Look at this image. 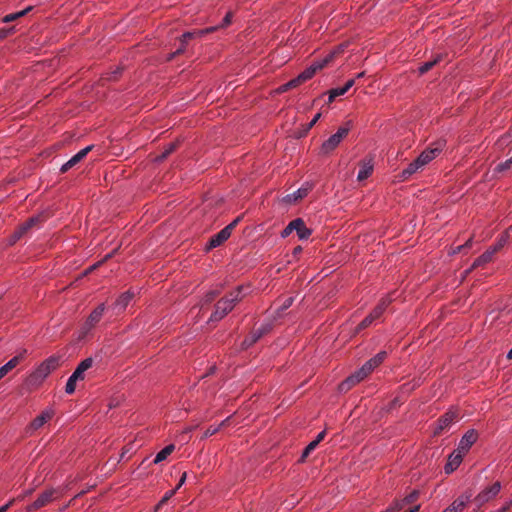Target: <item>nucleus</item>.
Masks as SVG:
<instances>
[{
  "label": "nucleus",
  "instance_id": "0e129e2a",
  "mask_svg": "<svg viewBox=\"0 0 512 512\" xmlns=\"http://www.w3.org/2000/svg\"><path fill=\"white\" fill-rule=\"evenodd\" d=\"M301 252H302V247L301 246H297V247L294 248V251H293L294 255H298Z\"/></svg>",
  "mask_w": 512,
  "mask_h": 512
},
{
  "label": "nucleus",
  "instance_id": "6ab92c4d",
  "mask_svg": "<svg viewBox=\"0 0 512 512\" xmlns=\"http://www.w3.org/2000/svg\"><path fill=\"white\" fill-rule=\"evenodd\" d=\"M133 297L134 293H132L131 291H126L122 293L113 304V309L116 311V313L124 311L127 305L130 303V301L133 299Z\"/></svg>",
  "mask_w": 512,
  "mask_h": 512
},
{
  "label": "nucleus",
  "instance_id": "9d476101",
  "mask_svg": "<svg viewBox=\"0 0 512 512\" xmlns=\"http://www.w3.org/2000/svg\"><path fill=\"white\" fill-rule=\"evenodd\" d=\"M501 490V483L496 481L490 487L483 489L475 498L474 502L480 507L495 498Z\"/></svg>",
  "mask_w": 512,
  "mask_h": 512
},
{
  "label": "nucleus",
  "instance_id": "4d7b16f0",
  "mask_svg": "<svg viewBox=\"0 0 512 512\" xmlns=\"http://www.w3.org/2000/svg\"><path fill=\"white\" fill-rule=\"evenodd\" d=\"M121 68L115 69L113 72H111L110 76L108 77L109 80H116L118 75L121 73Z\"/></svg>",
  "mask_w": 512,
  "mask_h": 512
},
{
  "label": "nucleus",
  "instance_id": "c03bdc74",
  "mask_svg": "<svg viewBox=\"0 0 512 512\" xmlns=\"http://www.w3.org/2000/svg\"><path fill=\"white\" fill-rule=\"evenodd\" d=\"M196 36H198L197 31H192V32H191V31H189V32H185V33L180 37V42H182V43H186V44H187V42H188L190 39H192V38H194V37H196Z\"/></svg>",
  "mask_w": 512,
  "mask_h": 512
},
{
  "label": "nucleus",
  "instance_id": "a211bd4d",
  "mask_svg": "<svg viewBox=\"0 0 512 512\" xmlns=\"http://www.w3.org/2000/svg\"><path fill=\"white\" fill-rule=\"evenodd\" d=\"M231 234L228 232V229L223 228L221 231H219L217 234L213 235L208 244H207V250H211L213 248H216L220 246L222 243H224Z\"/></svg>",
  "mask_w": 512,
  "mask_h": 512
},
{
  "label": "nucleus",
  "instance_id": "aec40b11",
  "mask_svg": "<svg viewBox=\"0 0 512 512\" xmlns=\"http://www.w3.org/2000/svg\"><path fill=\"white\" fill-rule=\"evenodd\" d=\"M52 410H45L39 416H37L30 424L29 430L35 431L41 428L46 422H48L53 417Z\"/></svg>",
  "mask_w": 512,
  "mask_h": 512
},
{
  "label": "nucleus",
  "instance_id": "a878e982",
  "mask_svg": "<svg viewBox=\"0 0 512 512\" xmlns=\"http://www.w3.org/2000/svg\"><path fill=\"white\" fill-rule=\"evenodd\" d=\"M309 192V188L308 187H301L299 188L297 191L291 193V194H288L286 197H285V201L288 202V203H296L298 200L304 198L305 196H307Z\"/></svg>",
  "mask_w": 512,
  "mask_h": 512
},
{
  "label": "nucleus",
  "instance_id": "e2e57ef3",
  "mask_svg": "<svg viewBox=\"0 0 512 512\" xmlns=\"http://www.w3.org/2000/svg\"><path fill=\"white\" fill-rule=\"evenodd\" d=\"M419 508L420 506L419 505H415L413 506L412 508L408 509V510H405L404 512H418L419 511Z\"/></svg>",
  "mask_w": 512,
  "mask_h": 512
},
{
  "label": "nucleus",
  "instance_id": "dca6fc26",
  "mask_svg": "<svg viewBox=\"0 0 512 512\" xmlns=\"http://www.w3.org/2000/svg\"><path fill=\"white\" fill-rule=\"evenodd\" d=\"M360 170L358 172L357 179L358 181H364L366 180L373 172L374 163H373V157L368 156L364 158L360 163Z\"/></svg>",
  "mask_w": 512,
  "mask_h": 512
},
{
  "label": "nucleus",
  "instance_id": "a19ab883",
  "mask_svg": "<svg viewBox=\"0 0 512 512\" xmlns=\"http://www.w3.org/2000/svg\"><path fill=\"white\" fill-rule=\"evenodd\" d=\"M465 505H464V502L462 500H458L456 499L450 506L449 508L453 511V512H461L463 509H464Z\"/></svg>",
  "mask_w": 512,
  "mask_h": 512
},
{
  "label": "nucleus",
  "instance_id": "de8ad7c7",
  "mask_svg": "<svg viewBox=\"0 0 512 512\" xmlns=\"http://www.w3.org/2000/svg\"><path fill=\"white\" fill-rule=\"evenodd\" d=\"M13 33H14V27L1 28L0 29V40L5 39L6 37H8L9 35H11Z\"/></svg>",
  "mask_w": 512,
  "mask_h": 512
},
{
  "label": "nucleus",
  "instance_id": "7c9ffc66",
  "mask_svg": "<svg viewBox=\"0 0 512 512\" xmlns=\"http://www.w3.org/2000/svg\"><path fill=\"white\" fill-rule=\"evenodd\" d=\"M442 59V56L441 55H437L433 60L431 61H427L425 63H423L418 71H419V74L420 75H423L425 73H427L430 69H432L437 63H439Z\"/></svg>",
  "mask_w": 512,
  "mask_h": 512
},
{
  "label": "nucleus",
  "instance_id": "5fc2aeb1",
  "mask_svg": "<svg viewBox=\"0 0 512 512\" xmlns=\"http://www.w3.org/2000/svg\"><path fill=\"white\" fill-rule=\"evenodd\" d=\"M218 28H219V26H214V27L203 29V30H197V34H198V36H202L207 33H211L213 31L217 30Z\"/></svg>",
  "mask_w": 512,
  "mask_h": 512
},
{
  "label": "nucleus",
  "instance_id": "f257e3e1",
  "mask_svg": "<svg viewBox=\"0 0 512 512\" xmlns=\"http://www.w3.org/2000/svg\"><path fill=\"white\" fill-rule=\"evenodd\" d=\"M243 290V286H238L234 291L230 292L229 295L221 298L215 305V310L211 314L208 322H218L232 311L234 306L244 297Z\"/></svg>",
  "mask_w": 512,
  "mask_h": 512
},
{
  "label": "nucleus",
  "instance_id": "72a5a7b5",
  "mask_svg": "<svg viewBox=\"0 0 512 512\" xmlns=\"http://www.w3.org/2000/svg\"><path fill=\"white\" fill-rule=\"evenodd\" d=\"M79 380H80V378L72 373V375L67 380V383L65 386V392L67 394H73L76 389V382Z\"/></svg>",
  "mask_w": 512,
  "mask_h": 512
},
{
  "label": "nucleus",
  "instance_id": "c85d7f7f",
  "mask_svg": "<svg viewBox=\"0 0 512 512\" xmlns=\"http://www.w3.org/2000/svg\"><path fill=\"white\" fill-rule=\"evenodd\" d=\"M422 168L417 159L408 165L406 169L401 172L400 177L402 180L410 178L418 169Z\"/></svg>",
  "mask_w": 512,
  "mask_h": 512
},
{
  "label": "nucleus",
  "instance_id": "49530a36",
  "mask_svg": "<svg viewBox=\"0 0 512 512\" xmlns=\"http://www.w3.org/2000/svg\"><path fill=\"white\" fill-rule=\"evenodd\" d=\"M185 49H186V43L181 42L180 47L178 49H176L175 52L170 54V56L168 57V60L170 61V60L174 59L177 55H181L182 53H184Z\"/></svg>",
  "mask_w": 512,
  "mask_h": 512
},
{
  "label": "nucleus",
  "instance_id": "bf43d9fd",
  "mask_svg": "<svg viewBox=\"0 0 512 512\" xmlns=\"http://www.w3.org/2000/svg\"><path fill=\"white\" fill-rule=\"evenodd\" d=\"M326 432L321 431L314 441H317V445L325 438Z\"/></svg>",
  "mask_w": 512,
  "mask_h": 512
},
{
  "label": "nucleus",
  "instance_id": "c756f323",
  "mask_svg": "<svg viewBox=\"0 0 512 512\" xmlns=\"http://www.w3.org/2000/svg\"><path fill=\"white\" fill-rule=\"evenodd\" d=\"M32 9H33V7L29 6V7L25 8L24 10H21L19 12L8 14V15L3 17L2 22L9 23V22L15 21V20L25 16Z\"/></svg>",
  "mask_w": 512,
  "mask_h": 512
},
{
  "label": "nucleus",
  "instance_id": "f3484780",
  "mask_svg": "<svg viewBox=\"0 0 512 512\" xmlns=\"http://www.w3.org/2000/svg\"><path fill=\"white\" fill-rule=\"evenodd\" d=\"M442 150V143H438L435 148L424 150L416 159L424 167L431 160H433Z\"/></svg>",
  "mask_w": 512,
  "mask_h": 512
},
{
  "label": "nucleus",
  "instance_id": "8fccbe9b",
  "mask_svg": "<svg viewBox=\"0 0 512 512\" xmlns=\"http://www.w3.org/2000/svg\"><path fill=\"white\" fill-rule=\"evenodd\" d=\"M304 83L303 79L300 77V75H298L296 78L290 80L288 82V86H290L291 88H295L297 86H299L300 84Z\"/></svg>",
  "mask_w": 512,
  "mask_h": 512
},
{
  "label": "nucleus",
  "instance_id": "a18cd8bd",
  "mask_svg": "<svg viewBox=\"0 0 512 512\" xmlns=\"http://www.w3.org/2000/svg\"><path fill=\"white\" fill-rule=\"evenodd\" d=\"M218 295V291H210L203 298V305L211 303Z\"/></svg>",
  "mask_w": 512,
  "mask_h": 512
},
{
  "label": "nucleus",
  "instance_id": "58836bf2",
  "mask_svg": "<svg viewBox=\"0 0 512 512\" xmlns=\"http://www.w3.org/2000/svg\"><path fill=\"white\" fill-rule=\"evenodd\" d=\"M317 441H311L307 446L306 448L304 449L303 453H302V456H301V461H304V459L306 457H308V455L313 451L315 450V448L317 447Z\"/></svg>",
  "mask_w": 512,
  "mask_h": 512
},
{
  "label": "nucleus",
  "instance_id": "13d9d810",
  "mask_svg": "<svg viewBox=\"0 0 512 512\" xmlns=\"http://www.w3.org/2000/svg\"><path fill=\"white\" fill-rule=\"evenodd\" d=\"M186 478H187V473H186V472H184V473L182 474V476H181V478H180V480H179V482H178L177 486L175 487L176 491H177V490H178V489H179V488H180V487L185 483Z\"/></svg>",
  "mask_w": 512,
  "mask_h": 512
},
{
  "label": "nucleus",
  "instance_id": "2f4dec72",
  "mask_svg": "<svg viewBox=\"0 0 512 512\" xmlns=\"http://www.w3.org/2000/svg\"><path fill=\"white\" fill-rule=\"evenodd\" d=\"M294 302V297L286 298L281 306L276 310L275 315L273 316V321L277 320L281 317L282 313L287 310Z\"/></svg>",
  "mask_w": 512,
  "mask_h": 512
},
{
  "label": "nucleus",
  "instance_id": "5701e85b",
  "mask_svg": "<svg viewBox=\"0 0 512 512\" xmlns=\"http://www.w3.org/2000/svg\"><path fill=\"white\" fill-rule=\"evenodd\" d=\"M342 51L341 48H338L337 50L330 52L325 58L322 60L315 61L310 67L312 69H315V73L321 69H323L326 65H328L335 56Z\"/></svg>",
  "mask_w": 512,
  "mask_h": 512
},
{
  "label": "nucleus",
  "instance_id": "37998d69",
  "mask_svg": "<svg viewBox=\"0 0 512 512\" xmlns=\"http://www.w3.org/2000/svg\"><path fill=\"white\" fill-rule=\"evenodd\" d=\"M418 496H419V492L413 491L408 496L403 498V500L405 501L406 505H409V504H412L413 502H415L418 499Z\"/></svg>",
  "mask_w": 512,
  "mask_h": 512
},
{
  "label": "nucleus",
  "instance_id": "473e14b6",
  "mask_svg": "<svg viewBox=\"0 0 512 512\" xmlns=\"http://www.w3.org/2000/svg\"><path fill=\"white\" fill-rule=\"evenodd\" d=\"M178 147V142L170 143L167 148L156 157V161L161 162L165 160L171 153H173Z\"/></svg>",
  "mask_w": 512,
  "mask_h": 512
},
{
  "label": "nucleus",
  "instance_id": "c9c22d12",
  "mask_svg": "<svg viewBox=\"0 0 512 512\" xmlns=\"http://www.w3.org/2000/svg\"><path fill=\"white\" fill-rule=\"evenodd\" d=\"M406 506L405 501L403 499L401 500H395L386 510L383 512H398L402 510Z\"/></svg>",
  "mask_w": 512,
  "mask_h": 512
},
{
  "label": "nucleus",
  "instance_id": "603ef678",
  "mask_svg": "<svg viewBox=\"0 0 512 512\" xmlns=\"http://www.w3.org/2000/svg\"><path fill=\"white\" fill-rule=\"evenodd\" d=\"M471 244H472V238H469V239L465 242V244L457 246V247L455 248V250L453 251V253H458V252L462 251V250H463V249H465V248H469V247H471Z\"/></svg>",
  "mask_w": 512,
  "mask_h": 512
},
{
  "label": "nucleus",
  "instance_id": "09e8293b",
  "mask_svg": "<svg viewBox=\"0 0 512 512\" xmlns=\"http://www.w3.org/2000/svg\"><path fill=\"white\" fill-rule=\"evenodd\" d=\"M232 17H233V13L228 12L225 15V17L223 18V21L219 27L224 28V27H227L228 25H230V23L232 22Z\"/></svg>",
  "mask_w": 512,
  "mask_h": 512
},
{
  "label": "nucleus",
  "instance_id": "f03ea898",
  "mask_svg": "<svg viewBox=\"0 0 512 512\" xmlns=\"http://www.w3.org/2000/svg\"><path fill=\"white\" fill-rule=\"evenodd\" d=\"M60 365V358L58 356H50L43 361L34 372L27 378V382L31 385L40 384L52 371Z\"/></svg>",
  "mask_w": 512,
  "mask_h": 512
},
{
  "label": "nucleus",
  "instance_id": "39448f33",
  "mask_svg": "<svg viewBox=\"0 0 512 512\" xmlns=\"http://www.w3.org/2000/svg\"><path fill=\"white\" fill-rule=\"evenodd\" d=\"M47 219L43 213L29 218L26 222L19 226V228L12 235L11 243H15L26 235L31 229L39 228L41 224Z\"/></svg>",
  "mask_w": 512,
  "mask_h": 512
},
{
  "label": "nucleus",
  "instance_id": "4c0bfd02",
  "mask_svg": "<svg viewBox=\"0 0 512 512\" xmlns=\"http://www.w3.org/2000/svg\"><path fill=\"white\" fill-rule=\"evenodd\" d=\"M176 489L170 490L165 493L163 498L159 501V503L155 506V512H158L163 505H165L169 499L175 494Z\"/></svg>",
  "mask_w": 512,
  "mask_h": 512
},
{
  "label": "nucleus",
  "instance_id": "cd10ccee",
  "mask_svg": "<svg viewBox=\"0 0 512 512\" xmlns=\"http://www.w3.org/2000/svg\"><path fill=\"white\" fill-rule=\"evenodd\" d=\"M175 450V446L173 444H170V445H167L166 447H164L161 451H159L154 460H153V463L154 464H158L162 461H164L169 455L172 454V452Z\"/></svg>",
  "mask_w": 512,
  "mask_h": 512
},
{
  "label": "nucleus",
  "instance_id": "393cba45",
  "mask_svg": "<svg viewBox=\"0 0 512 512\" xmlns=\"http://www.w3.org/2000/svg\"><path fill=\"white\" fill-rule=\"evenodd\" d=\"M93 365V359L92 358H86L83 361H81L78 366L76 367L75 371L73 372L74 375L80 378V380H83L85 378L84 373L90 369Z\"/></svg>",
  "mask_w": 512,
  "mask_h": 512
},
{
  "label": "nucleus",
  "instance_id": "423d86ee",
  "mask_svg": "<svg viewBox=\"0 0 512 512\" xmlns=\"http://www.w3.org/2000/svg\"><path fill=\"white\" fill-rule=\"evenodd\" d=\"M292 232H296L299 239L305 240L309 238L312 231L306 227L304 221L301 218L292 220L281 232L283 238L289 236Z\"/></svg>",
  "mask_w": 512,
  "mask_h": 512
},
{
  "label": "nucleus",
  "instance_id": "f704fd0d",
  "mask_svg": "<svg viewBox=\"0 0 512 512\" xmlns=\"http://www.w3.org/2000/svg\"><path fill=\"white\" fill-rule=\"evenodd\" d=\"M229 418H226L225 420H223L218 426H210L208 427L204 434H203V438H207L209 436H212L214 434H216L221 427H223L224 425H226V423L228 422Z\"/></svg>",
  "mask_w": 512,
  "mask_h": 512
},
{
  "label": "nucleus",
  "instance_id": "20e7f679",
  "mask_svg": "<svg viewBox=\"0 0 512 512\" xmlns=\"http://www.w3.org/2000/svg\"><path fill=\"white\" fill-rule=\"evenodd\" d=\"M350 131V122H347L344 126L340 127L338 131L331 135L321 146L322 154H329L334 151L341 141L348 135Z\"/></svg>",
  "mask_w": 512,
  "mask_h": 512
},
{
  "label": "nucleus",
  "instance_id": "6e6d98bb",
  "mask_svg": "<svg viewBox=\"0 0 512 512\" xmlns=\"http://www.w3.org/2000/svg\"><path fill=\"white\" fill-rule=\"evenodd\" d=\"M472 497V493L471 492H466L465 494L461 495L458 500H462L464 502V505L466 506V504L470 501Z\"/></svg>",
  "mask_w": 512,
  "mask_h": 512
},
{
  "label": "nucleus",
  "instance_id": "6e6552de",
  "mask_svg": "<svg viewBox=\"0 0 512 512\" xmlns=\"http://www.w3.org/2000/svg\"><path fill=\"white\" fill-rule=\"evenodd\" d=\"M105 310V304L101 303L90 313L81 328V333L83 335L89 333L100 322Z\"/></svg>",
  "mask_w": 512,
  "mask_h": 512
},
{
  "label": "nucleus",
  "instance_id": "9b49d317",
  "mask_svg": "<svg viewBox=\"0 0 512 512\" xmlns=\"http://www.w3.org/2000/svg\"><path fill=\"white\" fill-rule=\"evenodd\" d=\"M57 490L56 489H49L41 493L37 499L27 506L26 511L27 512H33L35 510H38L50 502H52L56 498Z\"/></svg>",
  "mask_w": 512,
  "mask_h": 512
},
{
  "label": "nucleus",
  "instance_id": "4468645a",
  "mask_svg": "<svg viewBox=\"0 0 512 512\" xmlns=\"http://www.w3.org/2000/svg\"><path fill=\"white\" fill-rule=\"evenodd\" d=\"M94 148L93 145H89L82 150H80L78 153H76L70 160H68L66 163H64L60 169L62 173L67 172L69 169L77 165L80 161H82L87 154Z\"/></svg>",
  "mask_w": 512,
  "mask_h": 512
},
{
  "label": "nucleus",
  "instance_id": "f8f14e48",
  "mask_svg": "<svg viewBox=\"0 0 512 512\" xmlns=\"http://www.w3.org/2000/svg\"><path fill=\"white\" fill-rule=\"evenodd\" d=\"M369 374L370 373L366 370V368L362 366L358 371L353 373L339 385L340 392H347L357 383L365 379Z\"/></svg>",
  "mask_w": 512,
  "mask_h": 512
},
{
  "label": "nucleus",
  "instance_id": "4be33fe9",
  "mask_svg": "<svg viewBox=\"0 0 512 512\" xmlns=\"http://www.w3.org/2000/svg\"><path fill=\"white\" fill-rule=\"evenodd\" d=\"M387 357V353L385 351L379 352L373 358L364 363V367L366 370L371 373L377 366H379Z\"/></svg>",
  "mask_w": 512,
  "mask_h": 512
},
{
  "label": "nucleus",
  "instance_id": "774afa93",
  "mask_svg": "<svg viewBox=\"0 0 512 512\" xmlns=\"http://www.w3.org/2000/svg\"><path fill=\"white\" fill-rule=\"evenodd\" d=\"M507 358H508V359H512V349L508 352V354H507Z\"/></svg>",
  "mask_w": 512,
  "mask_h": 512
},
{
  "label": "nucleus",
  "instance_id": "864d4df0",
  "mask_svg": "<svg viewBox=\"0 0 512 512\" xmlns=\"http://www.w3.org/2000/svg\"><path fill=\"white\" fill-rule=\"evenodd\" d=\"M241 217H237L234 221H232L229 225H227L226 227H224L225 229H228V232L231 234L233 229L237 226V224L239 223Z\"/></svg>",
  "mask_w": 512,
  "mask_h": 512
},
{
  "label": "nucleus",
  "instance_id": "412c9836",
  "mask_svg": "<svg viewBox=\"0 0 512 512\" xmlns=\"http://www.w3.org/2000/svg\"><path fill=\"white\" fill-rule=\"evenodd\" d=\"M355 83L354 79L348 80L344 86L329 91L328 103H332L336 97L344 95Z\"/></svg>",
  "mask_w": 512,
  "mask_h": 512
},
{
  "label": "nucleus",
  "instance_id": "2eb2a0df",
  "mask_svg": "<svg viewBox=\"0 0 512 512\" xmlns=\"http://www.w3.org/2000/svg\"><path fill=\"white\" fill-rule=\"evenodd\" d=\"M465 454L460 452L458 449L454 450L448 457V461L444 467L446 474H451L454 472L463 460V456Z\"/></svg>",
  "mask_w": 512,
  "mask_h": 512
},
{
  "label": "nucleus",
  "instance_id": "338daca9",
  "mask_svg": "<svg viewBox=\"0 0 512 512\" xmlns=\"http://www.w3.org/2000/svg\"><path fill=\"white\" fill-rule=\"evenodd\" d=\"M8 510V506H1L0 512H6Z\"/></svg>",
  "mask_w": 512,
  "mask_h": 512
},
{
  "label": "nucleus",
  "instance_id": "ddd939ff",
  "mask_svg": "<svg viewBox=\"0 0 512 512\" xmlns=\"http://www.w3.org/2000/svg\"><path fill=\"white\" fill-rule=\"evenodd\" d=\"M477 438H478V433L476 430H474V429L468 430L461 438L457 449L460 452H463L464 454H466L469 451V449L471 448V446L476 442Z\"/></svg>",
  "mask_w": 512,
  "mask_h": 512
},
{
  "label": "nucleus",
  "instance_id": "0eeeda50",
  "mask_svg": "<svg viewBox=\"0 0 512 512\" xmlns=\"http://www.w3.org/2000/svg\"><path fill=\"white\" fill-rule=\"evenodd\" d=\"M273 329V320L263 323L258 329L253 330L242 342V348L248 349L255 344L264 335Z\"/></svg>",
  "mask_w": 512,
  "mask_h": 512
},
{
  "label": "nucleus",
  "instance_id": "052dcab7",
  "mask_svg": "<svg viewBox=\"0 0 512 512\" xmlns=\"http://www.w3.org/2000/svg\"><path fill=\"white\" fill-rule=\"evenodd\" d=\"M511 501L507 502L502 508H500L498 510V512H506L510 509V506H511Z\"/></svg>",
  "mask_w": 512,
  "mask_h": 512
},
{
  "label": "nucleus",
  "instance_id": "e433bc0d",
  "mask_svg": "<svg viewBox=\"0 0 512 512\" xmlns=\"http://www.w3.org/2000/svg\"><path fill=\"white\" fill-rule=\"evenodd\" d=\"M376 320V318L374 316H372V314L370 313L368 316H366L360 323L359 325L357 326L356 328V331L359 332L367 327H369L374 321Z\"/></svg>",
  "mask_w": 512,
  "mask_h": 512
},
{
  "label": "nucleus",
  "instance_id": "1a4fd4ad",
  "mask_svg": "<svg viewBox=\"0 0 512 512\" xmlns=\"http://www.w3.org/2000/svg\"><path fill=\"white\" fill-rule=\"evenodd\" d=\"M459 419V413L457 410H449L442 415L434 429V435H440L445 430L449 429L453 423Z\"/></svg>",
  "mask_w": 512,
  "mask_h": 512
},
{
  "label": "nucleus",
  "instance_id": "b1692460",
  "mask_svg": "<svg viewBox=\"0 0 512 512\" xmlns=\"http://www.w3.org/2000/svg\"><path fill=\"white\" fill-rule=\"evenodd\" d=\"M23 359V355L19 354L10 359L5 365L0 367V376L3 378L7 375L11 370H13Z\"/></svg>",
  "mask_w": 512,
  "mask_h": 512
},
{
  "label": "nucleus",
  "instance_id": "79ce46f5",
  "mask_svg": "<svg viewBox=\"0 0 512 512\" xmlns=\"http://www.w3.org/2000/svg\"><path fill=\"white\" fill-rule=\"evenodd\" d=\"M512 167V156L506 161L497 165L496 170L499 172L506 171Z\"/></svg>",
  "mask_w": 512,
  "mask_h": 512
},
{
  "label": "nucleus",
  "instance_id": "3c124183",
  "mask_svg": "<svg viewBox=\"0 0 512 512\" xmlns=\"http://www.w3.org/2000/svg\"><path fill=\"white\" fill-rule=\"evenodd\" d=\"M320 117H321V114L317 113L314 116V118L310 121V123L307 125V127L305 128L303 134L307 133L317 123V121L320 119Z\"/></svg>",
  "mask_w": 512,
  "mask_h": 512
},
{
  "label": "nucleus",
  "instance_id": "7ed1b4c3",
  "mask_svg": "<svg viewBox=\"0 0 512 512\" xmlns=\"http://www.w3.org/2000/svg\"><path fill=\"white\" fill-rule=\"evenodd\" d=\"M509 232H504L497 240L496 244L489 247L481 256H479L477 259H475L473 263V268H477L479 266H482L488 262H490L494 256L495 253H497L499 250H501L506 243L509 240Z\"/></svg>",
  "mask_w": 512,
  "mask_h": 512
},
{
  "label": "nucleus",
  "instance_id": "680f3d73",
  "mask_svg": "<svg viewBox=\"0 0 512 512\" xmlns=\"http://www.w3.org/2000/svg\"><path fill=\"white\" fill-rule=\"evenodd\" d=\"M291 89L290 86H288V82L279 87V92H286L287 90Z\"/></svg>",
  "mask_w": 512,
  "mask_h": 512
},
{
  "label": "nucleus",
  "instance_id": "bb28decb",
  "mask_svg": "<svg viewBox=\"0 0 512 512\" xmlns=\"http://www.w3.org/2000/svg\"><path fill=\"white\" fill-rule=\"evenodd\" d=\"M392 302V299L390 297L382 298L379 304L373 309L371 312L372 316H374L376 319H378L386 310V308L389 306V304Z\"/></svg>",
  "mask_w": 512,
  "mask_h": 512
},
{
  "label": "nucleus",
  "instance_id": "69168bd1",
  "mask_svg": "<svg viewBox=\"0 0 512 512\" xmlns=\"http://www.w3.org/2000/svg\"><path fill=\"white\" fill-rule=\"evenodd\" d=\"M15 502V499H12L10 500L7 504H5L4 506H8V509L10 508V506Z\"/></svg>",
  "mask_w": 512,
  "mask_h": 512
},
{
  "label": "nucleus",
  "instance_id": "ea45409f",
  "mask_svg": "<svg viewBox=\"0 0 512 512\" xmlns=\"http://www.w3.org/2000/svg\"><path fill=\"white\" fill-rule=\"evenodd\" d=\"M304 82L311 79L315 75V69H312L310 66L306 68L302 73L299 74Z\"/></svg>",
  "mask_w": 512,
  "mask_h": 512
}]
</instances>
